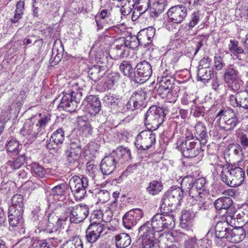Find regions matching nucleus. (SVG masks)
<instances>
[{"instance_id":"aec40b11","label":"nucleus","mask_w":248,"mask_h":248,"mask_svg":"<svg viewBox=\"0 0 248 248\" xmlns=\"http://www.w3.org/2000/svg\"><path fill=\"white\" fill-rule=\"evenodd\" d=\"M169 20L174 23L182 22L187 16V9L183 5H177L171 7L167 13Z\"/></svg>"},{"instance_id":"5701e85b","label":"nucleus","mask_w":248,"mask_h":248,"mask_svg":"<svg viewBox=\"0 0 248 248\" xmlns=\"http://www.w3.org/2000/svg\"><path fill=\"white\" fill-rule=\"evenodd\" d=\"M69 217V212L58 217L57 216L50 215L48 218L47 229L51 232L57 231L61 228H64Z\"/></svg>"},{"instance_id":"4c0bfd02","label":"nucleus","mask_w":248,"mask_h":248,"mask_svg":"<svg viewBox=\"0 0 248 248\" xmlns=\"http://www.w3.org/2000/svg\"><path fill=\"white\" fill-rule=\"evenodd\" d=\"M200 67L198 72V80L204 83L208 82L214 76V71L212 68Z\"/></svg>"},{"instance_id":"49530a36","label":"nucleus","mask_w":248,"mask_h":248,"mask_svg":"<svg viewBox=\"0 0 248 248\" xmlns=\"http://www.w3.org/2000/svg\"><path fill=\"white\" fill-rule=\"evenodd\" d=\"M232 201L230 197H221L216 200L214 204L217 210L229 209L232 204Z\"/></svg>"},{"instance_id":"1a4fd4ad","label":"nucleus","mask_w":248,"mask_h":248,"mask_svg":"<svg viewBox=\"0 0 248 248\" xmlns=\"http://www.w3.org/2000/svg\"><path fill=\"white\" fill-rule=\"evenodd\" d=\"M163 110L160 107L154 106L147 110L145 116V124L148 129L156 130L164 121Z\"/></svg>"},{"instance_id":"6e6552de","label":"nucleus","mask_w":248,"mask_h":248,"mask_svg":"<svg viewBox=\"0 0 248 248\" xmlns=\"http://www.w3.org/2000/svg\"><path fill=\"white\" fill-rule=\"evenodd\" d=\"M221 180L231 187L240 186L244 180L245 171L240 167L228 169L223 168L220 175Z\"/></svg>"},{"instance_id":"e433bc0d","label":"nucleus","mask_w":248,"mask_h":248,"mask_svg":"<svg viewBox=\"0 0 248 248\" xmlns=\"http://www.w3.org/2000/svg\"><path fill=\"white\" fill-rule=\"evenodd\" d=\"M25 162V157L21 155L16 159L8 161L5 164L7 172L10 173L20 168Z\"/></svg>"},{"instance_id":"6e6d98bb","label":"nucleus","mask_w":248,"mask_h":248,"mask_svg":"<svg viewBox=\"0 0 248 248\" xmlns=\"http://www.w3.org/2000/svg\"><path fill=\"white\" fill-rule=\"evenodd\" d=\"M195 131L197 135L202 140H205L207 137V134L206 131V127L204 124L201 123H197L195 126Z\"/></svg>"},{"instance_id":"4468645a","label":"nucleus","mask_w":248,"mask_h":248,"mask_svg":"<svg viewBox=\"0 0 248 248\" xmlns=\"http://www.w3.org/2000/svg\"><path fill=\"white\" fill-rule=\"evenodd\" d=\"M150 223L147 222L139 229V234L142 239V245L145 248H152L156 243L157 238Z\"/></svg>"},{"instance_id":"09e8293b","label":"nucleus","mask_w":248,"mask_h":248,"mask_svg":"<svg viewBox=\"0 0 248 248\" xmlns=\"http://www.w3.org/2000/svg\"><path fill=\"white\" fill-rule=\"evenodd\" d=\"M29 167L33 176L40 178H43L45 176L46 174V170L38 163H32Z\"/></svg>"},{"instance_id":"ddd939ff","label":"nucleus","mask_w":248,"mask_h":248,"mask_svg":"<svg viewBox=\"0 0 248 248\" xmlns=\"http://www.w3.org/2000/svg\"><path fill=\"white\" fill-rule=\"evenodd\" d=\"M150 129L141 131L137 136L135 141L136 148L146 150L154 145L156 140L155 134Z\"/></svg>"},{"instance_id":"052dcab7","label":"nucleus","mask_w":248,"mask_h":248,"mask_svg":"<svg viewBox=\"0 0 248 248\" xmlns=\"http://www.w3.org/2000/svg\"><path fill=\"white\" fill-rule=\"evenodd\" d=\"M71 89H69V91H66L65 93L66 94H70L73 95V97L76 98V95L78 94H80V98L82 96V93H81V89L79 87L78 84L77 83H73L71 86L70 87Z\"/></svg>"},{"instance_id":"79ce46f5","label":"nucleus","mask_w":248,"mask_h":248,"mask_svg":"<svg viewBox=\"0 0 248 248\" xmlns=\"http://www.w3.org/2000/svg\"><path fill=\"white\" fill-rule=\"evenodd\" d=\"M22 149V145L15 139L9 140L6 145V151L12 155H16Z\"/></svg>"},{"instance_id":"0eeeda50","label":"nucleus","mask_w":248,"mask_h":248,"mask_svg":"<svg viewBox=\"0 0 248 248\" xmlns=\"http://www.w3.org/2000/svg\"><path fill=\"white\" fill-rule=\"evenodd\" d=\"M164 213H157L152 218L151 225L154 231L159 232L164 229H170L175 226V217L172 213L163 210Z\"/></svg>"},{"instance_id":"ea45409f","label":"nucleus","mask_w":248,"mask_h":248,"mask_svg":"<svg viewBox=\"0 0 248 248\" xmlns=\"http://www.w3.org/2000/svg\"><path fill=\"white\" fill-rule=\"evenodd\" d=\"M65 186L64 184L59 185L54 187L51 190V195L50 196L49 199L51 197H53L54 201H62L65 199ZM50 201V199L49 200Z\"/></svg>"},{"instance_id":"473e14b6","label":"nucleus","mask_w":248,"mask_h":248,"mask_svg":"<svg viewBox=\"0 0 248 248\" xmlns=\"http://www.w3.org/2000/svg\"><path fill=\"white\" fill-rule=\"evenodd\" d=\"M159 82V86L157 89V92L160 93L172 90V87L174 81L173 78L171 76L165 75V73L162 77L158 78Z\"/></svg>"},{"instance_id":"dca6fc26","label":"nucleus","mask_w":248,"mask_h":248,"mask_svg":"<svg viewBox=\"0 0 248 248\" xmlns=\"http://www.w3.org/2000/svg\"><path fill=\"white\" fill-rule=\"evenodd\" d=\"M143 211L140 208H134L126 212L123 217L124 226L130 229L135 226L143 217Z\"/></svg>"},{"instance_id":"393cba45","label":"nucleus","mask_w":248,"mask_h":248,"mask_svg":"<svg viewBox=\"0 0 248 248\" xmlns=\"http://www.w3.org/2000/svg\"><path fill=\"white\" fill-rule=\"evenodd\" d=\"M145 99V93L142 91H138L134 93L126 104L127 108L133 110L139 108Z\"/></svg>"},{"instance_id":"c756f323","label":"nucleus","mask_w":248,"mask_h":248,"mask_svg":"<svg viewBox=\"0 0 248 248\" xmlns=\"http://www.w3.org/2000/svg\"><path fill=\"white\" fill-rule=\"evenodd\" d=\"M195 217V213L193 211L185 210L182 212L180 218V225L182 228L189 230Z\"/></svg>"},{"instance_id":"3c124183","label":"nucleus","mask_w":248,"mask_h":248,"mask_svg":"<svg viewBox=\"0 0 248 248\" xmlns=\"http://www.w3.org/2000/svg\"><path fill=\"white\" fill-rule=\"evenodd\" d=\"M166 4V0H156L153 3L152 10L155 16H157L164 10Z\"/></svg>"},{"instance_id":"9b49d317","label":"nucleus","mask_w":248,"mask_h":248,"mask_svg":"<svg viewBox=\"0 0 248 248\" xmlns=\"http://www.w3.org/2000/svg\"><path fill=\"white\" fill-rule=\"evenodd\" d=\"M126 1H128V4H124L122 7L121 11L124 15H127L132 12L135 6L132 17L133 20H136L139 16L144 13L150 6V0H136L134 3L131 4L130 0Z\"/></svg>"},{"instance_id":"de8ad7c7","label":"nucleus","mask_w":248,"mask_h":248,"mask_svg":"<svg viewBox=\"0 0 248 248\" xmlns=\"http://www.w3.org/2000/svg\"><path fill=\"white\" fill-rule=\"evenodd\" d=\"M120 76L119 73L114 72L111 73L108 75L104 81V85L105 89H111L113 88L114 85L117 83Z\"/></svg>"},{"instance_id":"6ab92c4d","label":"nucleus","mask_w":248,"mask_h":248,"mask_svg":"<svg viewBox=\"0 0 248 248\" xmlns=\"http://www.w3.org/2000/svg\"><path fill=\"white\" fill-rule=\"evenodd\" d=\"M80 100V95L78 94L76 98L70 94L65 93L59 105V109L62 108L67 112H74L77 108Z\"/></svg>"},{"instance_id":"a19ab883","label":"nucleus","mask_w":248,"mask_h":248,"mask_svg":"<svg viewBox=\"0 0 248 248\" xmlns=\"http://www.w3.org/2000/svg\"><path fill=\"white\" fill-rule=\"evenodd\" d=\"M116 246L118 248H124L129 246L131 243V238L126 233H121L115 236Z\"/></svg>"},{"instance_id":"8fccbe9b","label":"nucleus","mask_w":248,"mask_h":248,"mask_svg":"<svg viewBox=\"0 0 248 248\" xmlns=\"http://www.w3.org/2000/svg\"><path fill=\"white\" fill-rule=\"evenodd\" d=\"M78 126L79 130L86 136L90 135L92 132V128L89 121L80 118L78 120Z\"/></svg>"},{"instance_id":"37998d69","label":"nucleus","mask_w":248,"mask_h":248,"mask_svg":"<svg viewBox=\"0 0 248 248\" xmlns=\"http://www.w3.org/2000/svg\"><path fill=\"white\" fill-rule=\"evenodd\" d=\"M163 186L161 181L153 180L150 182L146 187V191L152 195H156L162 191Z\"/></svg>"},{"instance_id":"4be33fe9","label":"nucleus","mask_w":248,"mask_h":248,"mask_svg":"<svg viewBox=\"0 0 248 248\" xmlns=\"http://www.w3.org/2000/svg\"><path fill=\"white\" fill-rule=\"evenodd\" d=\"M64 139V132L62 128H59L53 132L46 147L50 151L57 152L62 144Z\"/></svg>"},{"instance_id":"864d4df0","label":"nucleus","mask_w":248,"mask_h":248,"mask_svg":"<svg viewBox=\"0 0 248 248\" xmlns=\"http://www.w3.org/2000/svg\"><path fill=\"white\" fill-rule=\"evenodd\" d=\"M121 100L119 96L111 93H108L104 97L103 100L108 106L117 105Z\"/></svg>"},{"instance_id":"f8f14e48","label":"nucleus","mask_w":248,"mask_h":248,"mask_svg":"<svg viewBox=\"0 0 248 248\" xmlns=\"http://www.w3.org/2000/svg\"><path fill=\"white\" fill-rule=\"evenodd\" d=\"M88 186V180L85 177L80 178L78 176H74L69 182L70 190L76 200H80L84 197Z\"/></svg>"},{"instance_id":"2f4dec72","label":"nucleus","mask_w":248,"mask_h":248,"mask_svg":"<svg viewBox=\"0 0 248 248\" xmlns=\"http://www.w3.org/2000/svg\"><path fill=\"white\" fill-rule=\"evenodd\" d=\"M227 241L233 243H238L242 241L245 237V231L243 228H233L229 230V235Z\"/></svg>"},{"instance_id":"c9c22d12","label":"nucleus","mask_w":248,"mask_h":248,"mask_svg":"<svg viewBox=\"0 0 248 248\" xmlns=\"http://www.w3.org/2000/svg\"><path fill=\"white\" fill-rule=\"evenodd\" d=\"M11 204L9 210L23 212L24 197L21 194L14 195L11 199Z\"/></svg>"},{"instance_id":"5fc2aeb1","label":"nucleus","mask_w":248,"mask_h":248,"mask_svg":"<svg viewBox=\"0 0 248 248\" xmlns=\"http://www.w3.org/2000/svg\"><path fill=\"white\" fill-rule=\"evenodd\" d=\"M119 68L125 76L130 77L133 74V67L128 62L124 61L122 62L120 65Z\"/></svg>"},{"instance_id":"c03bdc74","label":"nucleus","mask_w":248,"mask_h":248,"mask_svg":"<svg viewBox=\"0 0 248 248\" xmlns=\"http://www.w3.org/2000/svg\"><path fill=\"white\" fill-rule=\"evenodd\" d=\"M93 194L94 199H96L97 203H105L108 202L110 198L109 192L105 189H95L93 192Z\"/></svg>"},{"instance_id":"4d7b16f0","label":"nucleus","mask_w":248,"mask_h":248,"mask_svg":"<svg viewBox=\"0 0 248 248\" xmlns=\"http://www.w3.org/2000/svg\"><path fill=\"white\" fill-rule=\"evenodd\" d=\"M64 244L68 248H83L82 242L78 236L74 237Z\"/></svg>"},{"instance_id":"58836bf2","label":"nucleus","mask_w":248,"mask_h":248,"mask_svg":"<svg viewBox=\"0 0 248 248\" xmlns=\"http://www.w3.org/2000/svg\"><path fill=\"white\" fill-rule=\"evenodd\" d=\"M88 228L100 237L107 234L109 230L108 227L106 226L105 224L96 222L91 223Z\"/></svg>"},{"instance_id":"f704fd0d","label":"nucleus","mask_w":248,"mask_h":248,"mask_svg":"<svg viewBox=\"0 0 248 248\" xmlns=\"http://www.w3.org/2000/svg\"><path fill=\"white\" fill-rule=\"evenodd\" d=\"M231 229L229 228L227 222L219 221L216 226V236L217 238L224 239L227 240L229 235V230Z\"/></svg>"},{"instance_id":"13d9d810","label":"nucleus","mask_w":248,"mask_h":248,"mask_svg":"<svg viewBox=\"0 0 248 248\" xmlns=\"http://www.w3.org/2000/svg\"><path fill=\"white\" fill-rule=\"evenodd\" d=\"M86 172L90 177L93 179L98 172V167L97 166L92 164L90 162H88L86 165Z\"/></svg>"},{"instance_id":"7ed1b4c3","label":"nucleus","mask_w":248,"mask_h":248,"mask_svg":"<svg viewBox=\"0 0 248 248\" xmlns=\"http://www.w3.org/2000/svg\"><path fill=\"white\" fill-rule=\"evenodd\" d=\"M114 44L115 47L111 50L110 57L117 60L127 57L129 49L138 47L140 43L137 36H129L116 40Z\"/></svg>"},{"instance_id":"0e129e2a","label":"nucleus","mask_w":248,"mask_h":248,"mask_svg":"<svg viewBox=\"0 0 248 248\" xmlns=\"http://www.w3.org/2000/svg\"><path fill=\"white\" fill-rule=\"evenodd\" d=\"M101 214V210L94 211L91 216V223H93V222L102 223Z\"/></svg>"},{"instance_id":"b1692460","label":"nucleus","mask_w":248,"mask_h":248,"mask_svg":"<svg viewBox=\"0 0 248 248\" xmlns=\"http://www.w3.org/2000/svg\"><path fill=\"white\" fill-rule=\"evenodd\" d=\"M81 153V149L79 141L78 140L72 141L66 151L68 161L70 163L76 162L79 159Z\"/></svg>"},{"instance_id":"9d476101","label":"nucleus","mask_w":248,"mask_h":248,"mask_svg":"<svg viewBox=\"0 0 248 248\" xmlns=\"http://www.w3.org/2000/svg\"><path fill=\"white\" fill-rule=\"evenodd\" d=\"M201 146L198 139L185 140L181 145L182 154L186 158H195L196 161L199 162L203 156Z\"/></svg>"},{"instance_id":"72a5a7b5","label":"nucleus","mask_w":248,"mask_h":248,"mask_svg":"<svg viewBox=\"0 0 248 248\" xmlns=\"http://www.w3.org/2000/svg\"><path fill=\"white\" fill-rule=\"evenodd\" d=\"M87 106L88 113L91 115H95L100 110L101 103L99 99L94 96H90L87 98Z\"/></svg>"},{"instance_id":"69168bd1","label":"nucleus","mask_w":248,"mask_h":248,"mask_svg":"<svg viewBox=\"0 0 248 248\" xmlns=\"http://www.w3.org/2000/svg\"><path fill=\"white\" fill-rule=\"evenodd\" d=\"M112 212L110 210H106L105 212L102 210L101 221L105 223L109 222L112 217Z\"/></svg>"},{"instance_id":"e2e57ef3","label":"nucleus","mask_w":248,"mask_h":248,"mask_svg":"<svg viewBox=\"0 0 248 248\" xmlns=\"http://www.w3.org/2000/svg\"><path fill=\"white\" fill-rule=\"evenodd\" d=\"M99 237L98 235L88 228L86 231V239L89 243H93L96 242Z\"/></svg>"},{"instance_id":"39448f33","label":"nucleus","mask_w":248,"mask_h":248,"mask_svg":"<svg viewBox=\"0 0 248 248\" xmlns=\"http://www.w3.org/2000/svg\"><path fill=\"white\" fill-rule=\"evenodd\" d=\"M180 187H171L163 195L160 208L162 210L171 212L173 205H178L180 201L183 199L184 190Z\"/></svg>"},{"instance_id":"423d86ee","label":"nucleus","mask_w":248,"mask_h":248,"mask_svg":"<svg viewBox=\"0 0 248 248\" xmlns=\"http://www.w3.org/2000/svg\"><path fill=\"white\" fill-rule=\"evenodd\" d=\"M215 121L219 128L226 131L232 130L239 123L235 113L232 109L219 111Z\"/></svg>"},{"instance_id":"bf43d9fd","label":"nucleus","mask_w":248,"mask_h":248,"mask_svg":"<svg viewBox=\"0 0 248 248\" xmlns=\"http://www.w3.org/2000/svg\"><path fill=\"white\" fill-rule=\"evenodd\" d=\"M27 92L25 90H22L18 95L16 99L14 100V104L16 105V110L19 111L22 105L23 100L26 97Z\"/></svg>"},{"instance_id":"bb28decb","label":"nucleus","mask_w":248,"mask_h":248,"mask_svg":"<svg viewBox=\"0 0 248 248\" xmlns=\"http://www.w3.org/2000/svg\"><path fill=\"white\" fill-rule=\"evenodd\" d=\"M155 32V30L152 27L140 30L137 35L140 45L144 46L149 45L152 41Z\"/></svg>"},{"instance_id":"f257e3e1","label":"nucleus","mask_w":248,"mask_h":248,"mask_svg":"<svg viewBox=\"0 0 248 248\" xmlns=\"http://www.w3.org/2000/svg\"><path fill=\"white\" fill-rule=\"evenodd\" d=\"M51 115L39 113L26 120L20 133L28 141L32 142L46 132L51 122Z\"/></svg>"},{"instance_id":"f3484780","label":"nucleus","mask_w":248,"mask_h":248,"mask_svg":"<svg viewBox=\"0 0 248 248\" xmlns=\"http://www.w3.org/2000/svg\"><path fill=\"white\" fill-rule=\"evenodd\" d=\"M135 69L136 80L141 83H143L148 80L152 74L151 64L145 61L138 63Z\"/></svg>"},{"instance_id":"774afa93","label":"nucleus","mask_w":248,"mask_h":248,"mask_svg":"<svg viewBox=\"0 0 248 248\" xmlns=\"http://www.w3.org/2000/svg\"><path fill=\"white\" fill-rule=\"evenodd\" d=\"M46 246V240L35 239L33 240L32 248H44Z\"/></svg>"},{"instance_id":"7c9ffc66","label":"nucleus","mask_w":248,"mask_h":248,"mask_svg":"<svg viewBox=\"0 0 248 248\" xmlns=\"http://www.w3.org/2000/svg\"><path fill=\"white\" fill-rule=\"evenodd\" d=\"M8 214V220L10 227H22L24 222L22 217L23 212L9 210Z\"/></svg>"},{"instance_id":"412c9836","label":"nucleus","mask_w":248,"mask_h":248,"mask_svg":"<svg viewBox=\"0 0 248 248\" xmlns=\"http://www.w3.org/2000/svg\"><path fill=\"white\" fill-rule=\"evenodd\" d=\"M228 101L231 106L234 107L243 108L247 110L248 112V93L246 92L240 91L234 94H230Z\"/></svg>"},{"instance_id":"c85d7f7f","label":"nucleus","mask_w":248,"mask_h":248,"mask_svg":"<svg viewBox=\"0 0 248 248\" xmlns=\"http://www.w3.org/2000/svg\"><path fill=\"white\" fill-rule=\"evenodd\" d=\"M111 154L114 156L117 163L121 164L129 160L131 156L129 150L123 147L118 148Z\"/></svg>"},{"instance_id":"2eb2a0df","label":"nucleus","mask_w":248,"mask_h":248,"mask_svg":"<svg viewBox=\"0 0 248 248\" xmlns=\"http://www.w3.org/2000/svg\"><path fill=\"white\" fill-rule=\"evenodd\" d=\"M224 77L226 83L231 85L233 91H237L242 86L243 81L239 78V72L233 65H231L226 69Z\"/></svg>"},{"instance_id":"20e7f679","label":"nucleus","mask_w":248,"mask_h":248,"mask_svg":"<svg viewBox=\"0 0 248 248\" xmlns=\"http://www.w3.org/2000/svg\"><path fill=\"white\" fill-rule=\"evenodd\" d=\"M95 59L97 65L91 67L88 71L89 78L93 81H97L102 77L104 72L107 68L111 67L112 65V60L110 57L105 56L103 53L100 52L95 55Z\"/></svg>"},{"instance_id":"680f3d73","label":"nucleus","mask_w":248,"mask_h":248,"mask_svg":"<svg viewBox=\"0 0 248 248\" xmlns=\"http://www.w3.org/2000/svg\"><path fill=\"white\" fill-rule=\"evenodd\" d=\"M214 66L216 70L219 71L225 66L223 58L220 56H215L214 59Z\"/></svg>"},{"instance_id":"a211bd4d","label":"nucleus","mask_w":248,"mask_h":248,"mask_svg":"<svg viewBox=\"0 0 248 248\" xmlns=\"http://www.w3.org/2000/svg\"><path fill=\"white\" fill-rule=\"evenodd\" d=\"M71 222L78 223L84 220L89 215V207L85 204L78 205L72 209H68Z\"/></svg>"},{"instance_id":"cd10ccee","label":"nucleus","mask_w":248,"mask_h":248,"mask_svg":"<svg viewBox=\"0 0 248 248\" xmlns=\"http://www.w3.org/2000/svg\"><path fill=\"white\" fill-rule=\"evenodd\" d=\"M228 49L231 56L234 59L242 60L245 57V53L242 47L239 46L238 42L234 40H231L228 45Z\"/></svg>"},{"instance_id":"a878e982","label":"nucleus","mask_w":248,"mask_h":248,"mask_svg":"<svg viewBox=\"0 0 248 248\" xmlns=\"http://www.w3.org/2000/svg\"><path fill=\"white\" fill-rule=\"evenodd\" d=\"M117 164L114 156L110 154L102 159L100 164V170L103 174L109 175L113 171Z\"/></svg>"},{"instance_id":"a18cd8bd","label":"nucleus","mask_w":248,"mask_h":248,"mask_svg":"<svg viewBox=\"0 0 248 248\" xmlns=\"http://www.w3.org/2000/svg\"><path fill=\"white\" fill-rule=\"evenodd\" d=\"M170 236L174 237V240L178 242H181L183 241L185 242L186 240V239L188 238L187 235L185 233L176 231L173 232L171 234L169 233L163 234L160 237L159 243H160L161 241H164L166 239L170 238Z\"/></svg>"},{"instance_id":"f03ea898","label":"nucleus","mask_w":248,"mask_h":248,"mask_svg":"<svg viewBox=\"0 0 248 248\" xmlns=\"http://www.w3.org/2000/svg\"><path fill=\"white\" fill-rule=\"evenodd\" d=\"M205 180L200 178L194 182L192 176L185 177L181 182V186L186 191L188 190L191 198L201 209H205L208 192L205 188Z\"/></svg>"},{"instance_id":"338daca9","label":"nucleus","mask_w":248,"mask_h":248,"mask_svg":"<svg viewBox=\"0 0 248 248\" xmlns=\"http://www.w3.org/2000/svg\"><path fill=\"white\" fill-rule=\"evenodd\" d=\"M200 14L199 12H194L191 16V19L188 24V26L192 28L196 26L200 21Z\"/></svg>"},{"instance_id":"603ef678","label":"nucleus","mask_w":248,"mask_h":248,"mask_svg":"<svg viewBox=\"0 0 248 248\" xmlns=\"http://www.w3.org/2000/svg\"><path fill=\"white\" fill-rule=\"evenodd\" d=\"M158 94L162 98H165V101L169 103H175L177 99L178 95L177 92L174 90H170L158 93Z\"/></svg>"}]
</instances>
